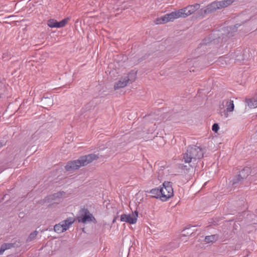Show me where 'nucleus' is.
<instances>
[{"label": "nucleus", "instance_id": "dca6fc26", "mask_svg": "<svg viewBox=\"0 0 257 257\" xmlns=\"http://www.w3.org/2000/svg\"><path fill=\"white\" fill-rule=\"evenodd\" d=\"M18 246L16 245V243H4L1 246L0 248V254H3L5 250L10 249L12 247Z\"/></svg>", "mask_w": 257, "mask_h": 257}, {"label": "nucleus", "instance_id": "c756f323", "mask_svg": "<svg viewBox=\"0 0 257 257\" xmlns=\"http://www.w3.org/2000/svg\"><path fill=\"white\" fill-rule=\"evenodd\" d=\"M255 136H257V132L255 134Z\"/></svg>", "mask_w": 257, "mask_h": 257}, {"label": "nucleus", "instance_id": "a211bd4d", "mask_svg": "<svg viewBox=\"0 0 257 257\" xmlns=\"http://www.w3.org/2000/svg\"><path fill=\"white\" fill-rule=\"evenodd\" d=\"M75 220V219L73 217H69L67 218L66 219L61 221L62 224L63 225L65 228L67 230L69 226L72 224Z\"/></svg>", "mask_w": 257, "mask_h": 257}, {"label": "nucleus", "instance_id": "4468645a", "mask_svg": "<svg viewBox=\"0 0 257 257\" xmlns=\"http://www.w3.org/2000/svg\"><path fill=\"white\" fill-rule=\"evenodd\" d=\"M64 194V192H59L56 193H54L52 195H50L47 196L44 199V202H50L52 200H55L56 198H59L61 197Z\"/></svg>", "mask_w": 257, "mask_h": 257}, {"label": "nucleus", "instance_id": "393cba45", "mask_svg": "<svg viewBox=\"0 0 257 257\" xmlns=\"http://www.w3.org/2000/svg\"><path fill=\"white\" fill-rule=\"evenodd\" d=\"M240 26H241V25L236 24L233 26H230V27H229L230 31H231L233 32H236L237 31V29L238 28V27H239Z\"/></svg>", "mask_w": 257, "mask_h": 257}, {"label": "nucleus", "instance_id": "6ab92c4d", "mask_svg": "<svg viewBox=\"0 0 257 257\" xmlns=\"http://www.w3.org/2000/svg\"><path fill=\"white\" fill-rule=\"evenodd\" d=\"M218 239V235L213 234L211 235L206 236L205 237L204 241L207 243H213L217 241Z\"/></svg>", "mask_w": 257, "mask_h": 257}, {"label": "nucleus", "instance_id": "cd10ccee", "mask_svg": "<svg viewBox=\"0 0 257 257\" xmlns=\"http://www.w3.org/2000/svg\"><path fill=\"white\" fill-rule=\"evenodd\" d=\"M93 105V103L92 102H89L86 105V108H88L89 106H92Z\"/></svg>", "mask_w": 257, "mask_h": 257}, {"label": "nucleus", "instance_id": "20e7f679", "mask_svg": "<svg viewBox=\"0 0 257 257\" xmlns=\"http://www.w3.org/2000/svg\"><path fill=\"white\" fill-rule=\"evenodd\" d=\"M219 113L222 116L227 118L228 116V112H232L234 110V105L233 101L226 99L223 100L219 105Z\"/></svg>", "mask_w": 257, "mask_h": 257}, {"label": "nucleus", "instance_id": "ddd939ff", "mask_svg": "<svg viewBox=\"0 0 257 257\" xmlns=\"http://www.w3.org/2000/svg\"><path fill=\"white\" fill-rule=\"evenodd\" d=\"M187 164L188 165H184L183 164H179L178 165V168L182 170V172L184 174H188L193 170V166L190 163Z\"/></svg>", "mask_w": 257, "mask_h": 257}, {"label": "nucleus", "instance_id": "7ed1b4c3", "mask_svg": "<svg viewBox=\"0 0 257 257\" xmlns=\"http://www.w3.org/2000/svg\"><path fill=\"white\" fill-rule=\"evenodd\" d=\"M99 158L98 155L90 154L81 156L78 160L69 161L65 168L66 171H71L78 169L81 166H84Z\"/></svg>", "mask_w": 257, "mask_h": 257}, {"label": "nucleus", "instance_id": "f03ea898", "mask_svg": "<svg viewBox=\"0 0 257 257\" xmlns=\"http://www.w3.org/2000/svg\"><path fill=\"white\" fill-rule=\"evenodd\" d=\"M206 152L205 148H201L200 146H189L187 147V151L183 154V160L185 163H191L195 164L194 162L197 160H200L203 157Z\"/></svg>", "mask_w": 257, "mask_h": 257}, {"label": "nucleus", "instance_id": "4be33fe9", "mask_svg": "<svg viewBox=\"0 0 257 257\" xmlns=\"http://www.w3.org/2000/svg\"><path fill=\"white\" fill-rule=\"evenodd\" d=\"M243 180V179H242L241 177L239 176V175L238 174L237 175L235 176L234 178L233 179L232 185L235 187H236L237 184H239L240 183H241Z\"/></svg>", "mask_w": 257, "mask_h": 257}, {"label": "nucleus", "instance_id": "423d86ee", "mask_svg": "<svg viewBox=\"0 0 257 257\" xmlns=\"http://www.w3.org/2000/svg\"><path fill=\"white\" fill-rule=\"evenodd\" d=\"M77 219L79 222L86 223L87 222H96L94 217L89 212L87 208H82L79 211V214L77 217Z\"/></svg>", "mask_w": 257, "mask_h": 257}, {"label": "nucleus", "instance_id": "6e6552de", "mask_svg": "<svg viewBox=\"0 0 257 257\" xmlns=\"http://www.w3.org/2000/svg\"><path fill=\"white\" fill-rule=\"evenodd\" d=\"M135 80V76L133 73H129L127 76L121 78L114 85V89L115 90L123 88L127 85L129 82L131 83L134 82Z\"/></svg>", "mask_w": 257, "mask_h": 257}, {"label": "nucleus", "instance_id": "bb28decb", "mask_svg": "<svg viewBox=\"0 0 257 257\" xmlns=\"http://www.w3.org/2000/svg\"><path fill=\"white\" fill-rule=\"evenodd\" d=\"M7 141L5 140H1L0 141V148L6 145Z\"/></svg>", "mask_w": 257, "mask_h": 257}, {"label": "nucleus", "instance_id": "c85d7f7f", "mask_svg": "<svg viewBox=\"0 0 257 257\" xmlns=\"http://www.w3.org/2000/svg\"><path fill=\"white\" fill-rule=\"evenodd\" d=\"M192 233H193V232H187V234H189V235H191Z\"/></svg>", "mask_w": 257, "mask_h": 257}, {"label": "nucleus", "instance_id": "412c9836", "mask_svg": "<svg viewBox=\"0 0 257 257\" xmlns=\"http://www.w3.org/2000/svg\"><path fill=\"white\" fill-rule=\"evenodd\" d=\"M235 1V0H223L218 1L219 6L220 9L224 8L232 4Z\"/></svg>", "mask_w": 257, "mask_h": 257}, {"label": "nucleus", "instance_id": "2eb2a0df", "mask_svg": "<svg viewBox=\"0 0 257 257\" xmlns=\"http://www.w3.org/2000/svg\"><path fill=\"white\" fill-rule=\"evenodd\" d=\"M145 192L146 193L151 194V197L152 198H155L157 199L160 198L161 199V195L162 193V192H161V188H155L150 190L146 191Z\"/></svg>", "mask_w": 257, "mask_h": 257}, {"label": "nucleus", "instance_id": "a878e982", "mask_svg": "<svg viewBox=\"0 0 257 257\" xmlns=\"http://www.w3.org/2000/svg\"><path fill=\"white\" fill-rule=\"evenodd\" d=\"M219 128L218 123H215L212 126V130L215 133H217Z\"/></svg>", "mask_w": 257, "mask_h": 257}, {"label": "nucleus", "instance_id": "f257e3e1", "mask_svg": "<svg viewBox=\"0 0 257 257\" xmlns=\"http://www.w3.org/2000/svg\"><path fill=\"white\" fill-rule=\"evenodd\" d=\"M200 8V5L195 4L189 5L186 7L180 9L177 11L167 14L165 16L156 19L155 23L157 25L165 24L168 22L173 21L174 20L181 18H186L193 14Z\"/></svg>", "mask_w": 257, "mask_h": 257}, {"label": "nucleus", "instance_id": "f8f14e48", "mask_svg": "<svg viewBox=\"0 0 257 257\" xmlns=\"http://www.w3.org/2000/svg\"><path fill=\"white\" fill-rule=\"evenodd\" d=\"M42 106L45 108H48L53 104V99L51 97H43L41 100Z\"/></svg>", "mask_w": 257, "mask_h": 257}, {"label": "nucleus", "instance_id": "b1692460", "mask_svg": "<svg viewBox=\"0 0 257 257\" xmlns=\"http://www.w3.org/2000/svg\"><path fill=\"white\" fill-rule=\"evenodd\" d=\"M248 105L250 107L255 108L257 107V98L250 99L248 102Z\"/></svg>", "mask_w": 257, "mask_h": 257}, {"label": "nucleus", "instance_id": "9b49d317", "mask_svg": "<svg viewBox=\"0 0 257 257\" xmlns=\"http://www.w3.org/2000/svg\"><path fill=\"white\" fill-rule=\"evenodd\" d=\"M215 43V39H213V40H209V39L205 38L200 43V47H199L198 49L202 48L204 50L208 48H211L212 47V45L214 44Z\"/></svg>", "mask_w": 257, "mask_h": 257}, {"label": "nucleus", "instance_id": "0eeeda50", "mask_svg": "<svg viewBox=\"0 0 257 257\" xmlns=\"http://www.w3.org/2000/svg\"><path fill=\"white\" fill-rule=\"evenodd\" d=\"M218 9H220L218 1L213 2L207 5L206 8L200 9L197 13V17L203 18L206 14L214 12Z\"/></svg>", "mask_w": 257, "mask_h": 257}, {"label": "nucleus", "instance_id": "f3484780", "mask_svg": "<svg viewBox=\"0 0 257 257\" xmlns=\"http://www.w3.org/2000/svg\"><path fill=\"white\" fill-rule=\"evenodd\" d=\"M250 173V169L248 167H245L239 172L238 174L244 180L248 176Z\"/></svg>", "mask_w": 257, "mask_h": 257}, {"label": "nucleus", "instance_id": "39448f33", "mask_svg": "<svg viewBox=\"0 0 257 257\" xmlns=\"http://www.w3.org/2000/svg\"><path fill=\"white\" fill-rule=\"evenodd\" d=\"M163 187H161V200L163 201H166L174 195L172 183L170 182H164L163 184Z\"/></svg>", "mask_w": 257, "mask_h": 257}, {"label": "nucleus", "instance_id": "aec40b11", "mask_svg": "<svg viewBox=\"0 0 257 257\" xmlns=\"http://www.w3.org/2000/svg\"><path fill=\"white\" fill-rule=\"evenodd\" d=\"M54 230L56 232L58 233H60L67 230L65 228L63 225L62 224L61 222H60L59 224H56L54 226Z\"/></svg>", "mask_w": 257, "mask_h": 257}, {"label": "nucleus", "instance_id": "1a4fd4ad", "mask_svg": "<svg viewBox=\"0 0 257 257\" xmlns=\"http://www.w3.org/2000/svg\"><path fill=\"white\" fill-rule=\"evenodd\" d=\"M138 216V212L136 210L133 212L132 214H122L120 216V221L130 224H135L137 222Z\"/></svg>", "mask_w": 257, "mask_h": 257}, {"label": "nucleus", "instance_id": "5701e85b", "mask_svg": "<svg viewBox=\"0 0 257 257\" xmlns=\"http://www.w3.org/2000/svg\"><path fill=\"white\" fill-rule=\"evenodd\" d=\"M37 234L38 232L36 230L31 232L27 238L26 242H29L33 240L37 236Z\"/></svg>", "mask_w": 257, "mask_h": 257}, {"label": "nucleus", "instance_id": "9d476101", "mask_svg": "<svg viewBox=\"0 0 257 257\" xmlns=\"http://www.w3.org/2000/svg\"><path fill=\"white\" fill-rule=\"evenodd\" d=\"M69 20V18H67L58 22L55 19H50L47 22V25L50 28H63L67 24Z\"/></svg>", "mask_w": 257, "mask_h": 257}]
</instances>
